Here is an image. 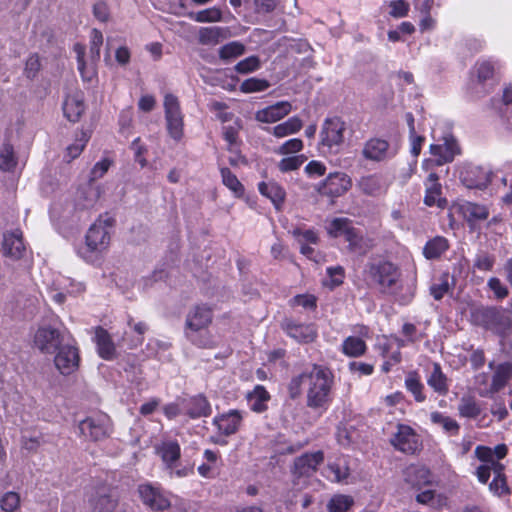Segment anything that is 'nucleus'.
Segmentation results:
<instances>
[{"label": "nucleus", "instance_id": "nucleus-1", "mask_svg": "<svg viewBox=\"0 0 512 512\" xmlns=\"http://www.w3.org/2000/svg\"><path fill=\"white\" fill-rule=\"evenodd\" d=\"M302 384H307L306 404L320 415L324 413L330 404V392L333 377L329 370L318 365H313L298 376L291 379L289 393L292 399L301 395Z\"/></svg>", "mask_w": 512, "mask_h": 512}, {"label": "nucleus", "instance_id": "nucleus-2", "mask_svg": "<svg viewBox=\"0 0 512 512\" xmlns=\"http://www.w3.org/2000/svg\"><path fill=\"white\" fill-rule=\"evenodd\" d=\"M213 319L212 310L206 305H196L190 309L185 320V335L201 348H213L216 343L207 331Z\"/></svg>", "mask_w": 512, "mask_h": 512}, {"label": "nucleus", "instance_id": "nucleus-3", "mask_svg": "<svg viewBox=\"0 0 512 512\" xmlns=\"http://www.w3.org/2000/svg\"><path fill=\"white\" fill-rule=\"evenodd\" d=\"M365 274L368 282L382 293L395 294L400 287L401 271L391 261L374 259L367 263Z\"/></svg>", "mask_w": 512, "mask_h": 512}, {"label": "nucleus", "instance_id": "nucleus-4", "mask_svg": "<svg viewBox=\"0 0 512 512\" xmlns=\"http://www.w3.org/2000/svg\"><path fill=\"white\" fill-rule=\"evenodd\" d=\"M103 44V35L98 29L91 31L88 59H86V48L80 43L73 46L76 54L78 71L84 82L91 83L97 77V63L100 59V50Z\"/></svg>", "mask_w": 512, "mask_h": 512}, {"label": "nucleus", "instance_id": "nucleus-5", "mask_svg": "<svg viewBox=\"0 0 512 512\" xmlns=\"http://www.w3.org/2000/svg\"><path fill=\"white\" fill-rule=\"evenodd\" d=\"M114 219L108 215L100 216L88 229L85 237V248L81 255L86 261H92L94 254L105 251L110 244L109 229L113 226Z\"/></svg>", "mask_w": 512, "mask_h": 512}, {"label": "nucleus", "instance_id": "nucleus-6", "mask_svg": "<svg viewBox=\"0 0 512 512\" xmlns=\"http://www.w3.org/2000/svg\"><path fill=\"white\" fill-rule=\"evenodd\" d=\"M345 131L346 123L341 118H326L319 133V146L329 153H338L345 140Z\"/></svg>", "mask_w": 512, "mask_h": 512}, {"label": "nucleus", "instance_id": "nucleus-7", "mask_svg": "<svg viewBox=\"0 0 512 512\" xmlns=\"http://www.w3.org/2000/svg\"><path fill=\"white\" fill-rule=\"evenodd\" d=\"M430 153L432 158L425 159L422 168L431 171L435 166H442L454 160L455 156L460 153L457 141L453 137H445L443 144L430 145Z\"/></svg>", "mask_w": 512, "mask_h": 512}, {"label": "nucleus", "instance_id": "nucleus-8", "mask_svg": "<svg viewBox=\"0 0 512 512\" xmlns=\"http://www.w3.org/2000/svg\"><path fill=\"white\" fill-rule=\"evenodd\" d=\"M155 452L161 458L165 468L170 471L171 475H176L181 478L188 474V469H178V462L181 457V448L177 440H162L155 446Z\"/></svg>", "mask_w": 512, "mask_h": 512}, {"label": "nucleus", "instance_id": "nucleus-9", "mask_svg": "<svg viewBox=\"0 0 512 512\" xmlns=\"http://www.w3.org/2000/svg\"><path fill=\"white\" fill-rule=\"evenodd\" d=\"M164 111L165 120L167 125V131L174 140H180L183 136V114L181 111L180 103L178 98L167 93L164 96Z\"/></svg>", "mask_w": 512, "mask_h": 512}, {"label": "nucleus", "instance_id": "nucleus-10", "mask_svg": "<svg viewBox=\"0 0 512 512\" xmlns=\"http://www.w3.org/2000/svg\"><path fill=\"white\" fill-rule=\"evenodd\" d=\"M79 430L86 438L93 441H99L110 435L112 425L108 415L99 414L81 421L79 424Z\"/></svg>", "mask_w": 512, "mask_h": 512}, {"label": "nucleus", "instance_id": "nucleus-11", "mask_svg": "<svg viewBox=\"0 0 512 512\" xmlns=\"http://www.w3.org/2000/svg\"><path fill=\"white\" fill-rule=\"evenodd\" d=\"M64 337L61 332L50 326L39 327L34 336L35 346L45 354H53L64 343Z\"/></svg>", "mask_w": 512, "mask_h": 512}, {"label": "nucleus", "instance_id": "nucleus-12", "mask_svg": "<svg viewBox=\"0 0 512 512\" xmlns=\"http://www.w3.org/2000/svg\"><path fill=\"white\" fill-rule=\"evenodd\" d=\"M489 368L494 370L492 382L489 387L479 388L481 397H492L495 393L502 390L512 379V363L503 362L494 367L493 362L489 363Z\"/></svg>", "mask_w": 512, "mask_h": 512}, {"label": "nucleus", "instance_id": "nucleus-13", "mask_svg": "<svg viewBox=\"0 0 512 512\" xmlns=\"http://www.w3.org/2000/svg\"><path fill=\"white\" fill-rule=\"evenodd\" d=\"M55 353L54 364L62 375H70L78 369L80 356L77 347L66 343Z\"/></svg>", "mask_w": 512, "mask_h": 512}, {"label": "nucleus", "instance_id": "nucleus-14", "mask_svg": "<svg viewBox=\"0 0 512 512\" xmlns=\"http://www.w3.org/2000/svg\"><path fill=\"white\" fill-rule=\"evenodd\" d=\"M352 178L343 172L330 173L322 182L319 192L330 197H340L352 187Z\"/></svg>", "mask_w": 512, "mask_h": 512}, {"label": "nucleus", "instance_id": "nucleus-15", "mask_svg": "<svg viewBox=\"0 0 512 512\" xmlns=\"http://www.w3.org/2000/svg\"><path fill=\"white\" fill-rule=\"evenodd\" d=\"M390 443L395 449L407 454L415 453L420 446L418 436L414 430L403 424L397 425V431L390 439Z\"/></svg>", "mask_w": 512, "mask_h": 512}, {"label": "nucleus", "instance_id": "nucleus-16", "mask_svg": "<svg viewBox=\"0 0 512 512\" xmlns=\"http://www.w3.org/2000/svg\"><path fill=\"white\" fill-rule=\"evenodd\" d=\"M324 461L322 451L305 453L294 460L292 474L296 478L309 477L313 475L317 467Z\"/></svg>", "mask_w": 512, "mask_h": 512}, {"label": "nucleus", "instance_id": "nucleus-17", "mask_svg": "<svg viewBox=\"0 0 512 512\" xmlns=\"http://www.w3.org/2000/svg\"><path fill=\"white\" fill-rule=\"evenodd\" d=\"M286 334L298 343H311L317 338V329L313 324L296 323L286 319L281 324Z\"/></svg>", "mask_w": 512, "mask_h": 512}, {"label": "nucleus", "instance_id": "nucleus-18", "mask_svg": "<svg viewBox=\"0 0 512 512\" xmlns=\"http://www.w3.org/2000/svg\"><path fill=\"white\" fill-rule=\"evenodd\" d=\"M390 144L382 138H370L362 146L361 156L371 162H382L389 158Z\"/></svg>", "mask_w": 512, "mask_h": 512}, {"label": "nucleus", "instance_id": "nucleus-19", "mask_svg": "<svg viewBox=\"0 0 512 512\" xmlns=\"http://www.w3.org/2000/svg\"><path fill=\"white\" fill-rule=\"evenodd\" d=\"M475 456L483 462L482 465L477 467L476 476L480 483H488L492 470L495 469L496 464H501L499 461L494 459V452L491 448L486 446H477L475 448Z\"/></svg>", "mask_w": 512, "mask_h": 512}, {"label": "nucleus", "instance_id": "nucleus-20", "mask_svg": "<svg viewBox=\"0 0 512 512\" xmlns=\"http://www.w3.org/2000/svg\"><path fill=\"white\" fill-rule=\"evenodd\" d=\"M25 250L20 229H14L3 234L2 253L4 256L19 260L24 256Z\"/></svg>", "mask_w": 512, "mask_h": 512}, {"label": "nucleus", "instance_id": "nucleus-21", "mask_svg": "<svg viewBox=\"0 0 512 512\" xmlns=\"http://www.w3.org/2000/svg\"><path fill=\"white\" fill-rule=\"evenodd\" d=\"M425 196L424 203L427 206H437L441 209L446 208L448 202L445 198L441 197L442 195V186L439 183V176L430 171L428 177L425 182Z\"/></svg>", "mask_w": 512, "mask_h": 512}, {"label": "nucleus", "instance_id": "nucleus-22", "mask_svg": "<svg viewBox=\"0 0 512 512\" xmlns=\"http://www.w3.org/2000/svg\"><path fill=\"white\" fill-rule=\"evenodd\" d=\"M138 492L143 504L153 511H163L170 507V501L151 485H140Z\"/></svg>", "mask_w": 512, "mask_h": 512}, {"label": "nucleus", "instance_id": "nucleus-23", "mask_svg": "<svg viewBox=\"0 0 512 512\" xmlns=\"http://www.w3.org/2000/svg\"><path fill=\"white\" fill-rule=\"evenodd\" d=\"M292 111V105L288 101H279L256 111L255 120L261 123H275L283 119Z\"/></svg>", "mask_w": 512, "mask_h": 512}, {"label": "nucleus", "instance_id": "nucleus-24", "mask_svg": "<svg viewBox=\"0 0 512 512\" xmlns=\"http://www.w3.org/2000/svg\"><path fill=\"white\" fill-rule=\"evenodd\" d=\"M62 109L64 116L70 122H78L85 111L84 93L80 90H76L68 94L64 100Z\"/></svg>", "mask_w": 512, "mask_h": 512}, {"label": "nucleus", "instance_id": "nucleus-25", "mask_svg": "<svg viewBox=\"0 0 512 512\" xmlns=\"http://www.w3.org/2000/svg\"><path fill=\"white\" fill-rule=\"evenodd\" d=\"M356 188L361 194L370 197H377L386 191L383 177L376 173L361 176L356 181Z\"/></svg>", "mask_w": 512, "mask_h": 512}, {"label": "nucleus", "instance_id": "nucleus-26", "mask_svg": "<svg viewBox=\"0 0 512 512\" xmlns=\"http://www.w3.org/2000/svg\"><path fill=\"white\" fill-rule=\"evenodd\" d=\"M242 414L238 410H230L227 413L216 416L213 424L217 426L218 431L229 436L236 433L242 422Z\"/></svg>", "mask_w": 512, "mask_h": 512}, {"label": "nucleus", "instance_id": "nucleus-27", "mask_svg": "<svg viewBox=\"0 0 512 512\" xmlns=\"http://www.w3.org/2000/svg\"><path fill=\"white\" fill-rule=\"evenodd\" d=\"M182 404L185 413L192 419L207 417L212 412L209 401L203 395L182 399Z\"/></svg>", "mask_w": 512, "mask_h": 512}, {"label": "nucleus", "instance_id": "nucleus-28", "mask_svg": "<svg viewBox=\"0 0 512 512\" xmlns=\"http://www.w3.org/2000/svg\"><path fill=\"white\" fill-rule=\"evenodd\" d=\"M458 211L472 226L477 221L486 220L489 216V210L485 205L470 201H463L458 204Z\"/></svg>", "mask_w": 512, "mask_h": 512}, {"label": "nucleus", "instance_id": "nucleus-29", "mask_svg": "<svg viewBox=\"0 0 512 512\" xmlns=\"http://www.w3.org/2000/svg\"><path fill=\"white\" fill-rule=\"evenodd\" d=\"M101 194L102 189L99 185L88 183L79 189L76 198V205L80 209L93 208L100 199Z\"/></svg>", "mask_w": 512, "mask_h": 512}, {"label": "nucleus", "instance_id": "nucleus-30", "mask_svg": "<svg viewBox=\"0 0 512 512\" xmlns=\"http://www.w3.org/2000/svg\"><path fill=\"white\" fill-rule=\"evenodd\" d=\"M95 341L97 344L98 354L105 360H112L116 356V348L109 333L97 327L95 330Z\"/></svg>", "mask_w": 512, "mask_h": 512}, {"label": "nucleus", "instance_id": "nucleus-31", "mask_svg": "<svg viewBox=\"0 0 512 512\" xmlns=\"http://www.w3.org/2000/svg\"><path fill=\"white\" fill-rule=\"evenodd\" d=\"M405 481L415 488H421L431 483V473L423 466L410 465L404 471Z\"/></svg>", "mask_w": 512, "mask_h": 512}, {"label": "nucleus", "instance_id": "nucleus-32", "mask_svg": "<svg viewBox=\"0 0 512 512\" xmlns=\"http://www.w3.org/2000/svg\"><path fill=\"white\" fill-rule=\"evenodd\" d=\"M504 465L496 464L494 470H492L491 474H493V480L489 483V491L497 496L504 497L509 496L511 494V490L507 484V478L504 474Z\"/></svg>", "mask_w": 512, "mask_h": 512}, {"label": "nucleus", "instance_id": "nucleus-33", "mask_svg": "<svg viewBox=\"0 0 512 512\" xmlns=\"http://www.w3.org/2000/svg\"><path fill=\"white\" fill-rule=\"evenodd\" d=\"M228 29L219 26L201 27L198 31V42L202 45H217L227 37Z\"/></svg>", "mask_w": 512, "mask_h": 512}, {"label": "nucleus", "instance_id": "nucleus-34", "mask_svg": "<svg viewBox=\"0 0 512 512\" xmlns=\"http://www.w3.org/2000/svg\"><path fill=\"white\" fill-rule=\"evenodd\" d=\"M302 127V120L297 116H293L287 121L282 122L274 127L265 128V131L277 138H284L286 136L298 133Z\"/></svg>", "mask_w": 512, "mask_h": 512}, {"label": "nucleus", "instance_id": "nucleus-35", "mask_svg": "<svg viewBox=\"0 0 512 512\" xmlns=\"http://www.w3.org/2000/svg\"><path fill=\"white\" fill-rule=\"evenodd\" d=\"M427 384L439 395H446L448 393V379L439 363H433L432 371L427 377Z\"/></svg>", "mask_w": 512, "mask_h": 512}, {"label": "nucleus", "instance_id": "nucleus-36", "mask_svg": "<svg viewBox=\"0 0 512 512\" xmlns=\"http://www.w3.org/2000/svg\"><path fill=\"white\" fill-rule=\"evenodd\" d=\"M483 316L487 322V326L497 333L510 328L509 318L495 308L484 310Z\"/></svg>", "mask_w": 512, "mask_h": 512}, {"label": "nucleus", "instance_id": "nucleus-37", "mask_svg": "<svg viewBox=\"0 0 512 512\" xmlns=\"http://www.w3.org/2000/svg\"><path fill=\"white\" fill-rule=\"evenodd\" d=\"M324 476L332 482H343L349 476V468L343 459L329 463L324 470Z\"/></svg>", "mask_w": 512, "mask_h": 512}, {"label": "nucleus", "instance_id": "nucleus-38", "mask_svg": "<svg viewBox=\"0 0 512 512\" xmlns=\"http://www.w3.org/2000/svg\"><path fill=\"white\" fill-rule=\"evenodd\" d=\"M188 17L197 23H216L223 20V12L219 7L212 6L197 12H190Z\"/></svg>", "mask_w": 512, "mask_h": 512}, {"label": "nucleus", "instance_id": "nucleus-39", "mask_svg": "<svg viewBox=\"0 0 512 512\" xmlns=\"http://www.w3.org/2000/svg\"><path fill=\"white\" fill-rule=\"evenodd\" d=\"M258 190L263 196L269 198L276 207L284 201L285 191L275 182H261L258 185Z\"/></svg>", "mask_w": 512, "mask_h": 512}, {"label": "nucleus", "instance_id": "nucleus-40", "mask_svg": "<svg viewBox=\"0 0 512 512\" xmlns=\"http://www.w3.org/2000/svg\"><path fill=\"white\" fill-rule=\"evenodd\" d=\"M366 350L365 341L355 336L345 338L341 345V351L348 357H360L365 354Z\"/></svg>", "mask_w": 512, "mask_h": 512}, {"label": "nucleus", "instance_id": "nucleus-41", "mask_svg": "<svg viewBox=\"0 0 512 512\" xmlns=\"http://www.w3.org/2000/svg\"><path fill=\"white\" fill-rule=\"evenodd\" d=\"M269 398V393L260 385L256 386L254 390L248 394L251 409L257 413H261L267 409V401Z\"/></svg>", "mask_w": 512, "mask_h": 512}, {"label": "nucleus", "instance_id": "nucleus-42", "mask_svg": "<svg viewBox=\"0 0 512 512\" xmlns=\"http://www.w3.org/2000/svg\"><path fill=\"white\" fill-rule=\"evenodd\" d=\"M448 249L446 238L437 236L428 241L423 249V254L427 259H435L441 256Z\"/></svg>", "mask_w": 512, "mask_h": 512}, {"label": "nucleus", "instance_id": "nucleus-43", "mask_svg": "<svg viewBox=\"0 0 512 512\" xmlns=\"http://www.w3.org/2000/svg\"><path fill=\"white\" fill-rule=\"evenodd\" d=\"M92 507L94 512H117L121 508L118 499L112 495H100L94 498Z\"/></svg>", "mask_w": 512, "mask_h": 512}, {"label": "nucleus", "instance_id": "nucleus-44", "mask_svg": "<svg viewBox=\"0 0 512 512\" xmlns=\"http://www.w3.org/2000/svg\"><path fill=\"white\" fill-rule=\"evenodd\" d=\"M222 183L235 195V197H242L244 194V186L238 180L235 174L229 168H222L220 170Z\"/></svg>", "mask_w": 512, "mask_h": 512}, {"label": "nucleus", "instance_id": "nucleus-45", "mask_svg": "<svg viewBox=\"0 0 512 512\" xmlns=\"http://www.w3.org/2000/svg\"><path fill=\"white\" fill-rule=\"evenodd\" d=\"M405 386L417 402L425 401L426 396L423 393L424 385L420 381L417 373L411 372L407 375L405 379Z\"/></svg>", "mask_w": 512, "mask_h": 512}, {"label": "nucleus", "instance_id": "nucleus-46", "mask_svg": "<svg viewBox=\"0 0 512 512\" xmlns=\"http://www.w3.org/2000/svg\"><path fill=\"white\" fill-rule=\"evenodd\" d=\"M458 411L459 414L465 418H476L481 413L479 405L471 396H464L461 398Z\"/></svg>", "mask_w": 512, "mask_h": 512}, {"label": "nucleus", "instance_id": "nucleus-47", "mask_svg": "<svg viewBox=\"0 0 512 512\" xmlns=\"http://www.w3.org/2000/svg\"><path fill=\"white\" fill-rule=\"evenodd\" d=\"M17 165L14 149L10 144H4L0 149V169L5 172L12 171Z\"/></svg>", "mask_w": 512, "mask_h": 512}, {"label": "nucleus", "instance_id": "nucleus-48", "mask_svg": "<svg viewBox=\"0 0 512 512\" xmlns=\"http://www.w3.org/2000/svg\"><path fill=\"white\" fill-rule=\"evenodd\" d=\"M90 139V134L85 131H81L79 136H77L76 141L69 145L66 149V158L67 161L70 162L73 159L77 158L82 151L84 150L86 144L88 143Z\"/></svg>", "mask_w": 512, "mask_h": 512}, {"label": "nucleus", "instance_id": "nucleus-49", "mask_svg": "<svg viewBox=\"0 0 512 512\" xmlns=\"http://www.w3.org/2000/svg\"><path fill=\"white\" fill-rule=\"evenodd\" d=\"M245 52V46L237 41H233L223 45L219 49V57L222 60H231L243 55Z\"/></svg>", "mask_w": 512, "mask_h": 512}, {"label": "nucleus", "instance_id": "nucleus-50", "mask_svg": "<svg viewBox=\"0 0 512 512\" xmlns=\"http://www.w3.org/2000/svg\"><path fill=\"white\" fill-rule=\"evenodd\" d=\"M44 443L41 433H31L27 430L23 431L21 436V446L28 452H36Z\"/></svg>", "mask_w": 512, "mask_h": 512}, {"label": "nucleus", "instance_id": "nucleus-51", "mask_svg": "<svg viewBox=\"0 0 512 512\" xmlns=\"http://www.w3.org/2000/svg\"><path fill=\"white\" fill-rule=\"evenodd\" d=\"M450 276L448 273L442 274L441 277L431 285L430 294L437 301L441 300L451 288L449 282Z\"/></svg>", "mask_w": 512, "mask_h": 512}, {"label": "nucleus", "instance_id": "nucleus-52", "mask_svg": "<svg viewBox=\"0 0 512 512\" xmlns=\"http://www.w3.org/2000/svg\"><path fill=\"white\" fill-rule=\"evenodd\" d=\"M430 417L434 424L441 425L445 431L452 434L458 433L459 424L454 419L445 416L440 412H432Z\"/></svg>", "mask_w": 512, "mask_h": 512}, {"label": "nucleus", "instance_id": "nucleus-53", "mask_svg": "<svg viewBox=\"0 0 512 512\" xmlns=\"http://www.w3.org/2000/svg\"><path fill=\"white\" fill-rule=\"evenodd\" d=\"M270 86L269 82L265 79L248 78L240 85V90L243 93H254L266 90Z\"/></svg>", "mask_w": 512, "mask_h": 512}, {"label": "nucleus", "instance_id": "nucleus-54", "mask_svg": "<svg viewBox=\"0 0 512 512\" xmlns=\"http://www.w3.org/2000/svg\"><path fill=\"white\" fill-rule=\"evenodd\" d=\"M353 504V499L345 495H336L329 501V512H347Z\"/></svg>", "mask_w": 512, "mask_h": 512}, {"label": "nucleus", "instance_id": "nucleus-55", "mask_svg": "<svg viewBox=\"0 0 512 512\" xmlns=\"http://www.w3.org/2000/svg\"><path fill=\"white\" fill-rule=\"evenodd\" d=\"M495 264V256L485 251H480L474 258V268L479 271H491Z\"/></svg>", "mask_w": 512, "mask_h": 512}, {"label": "nucleus", "instance_id": "nucleus-56", "mask_svg": "<svg viewBox=\"0 0 512 512\" xmlns=\"http://www.w3.org/2000/svg\"><path fill=\"white\" fill-rule=\"evenodd\" d=\"M306 157L304 155H293L282 158L278 163V169L283 172L295 171L304 163Z\"/></svg>", "mask_w": 512, "mask_h": 512}, {"label": "nucleus", "instance_id": "nucleus-57", "mask_svg": "<svg viewBox=\"0 0 512 512\" xmlns=\"http://www.w3.org/2000/svg\"><path fill=\"white\" fill-rule=\"evenodd\" d=\"M304 147L303 141L299 138H292L280 145L275 153L278 155H290L299 153Z\"/></svg>", "mask_w": 512, "mask_h": 512}, {"label": "nucleus", "instance_id": "nucleus-58", "mask_svg": "<svg viewBox=\"0 0 512 512\" xmlns=\"http://www.w3.org/2000/svg\"><path fill=\"white\" fill-rule=\"evenodd\" d=\"M128 326L132 328V330L137 334L129 343L131 348L137 347L143 343L144 334L148 330V325L145 322H133V319L130 317L128 319Z\"/></svg>", "mask_w": 512, "mask_h": 512}, {"label": "nucleus", "instance_id": "nucleus-59", "mask_svg": "<svg viewBox=\"0 0 512 512\" xmlns=\"http://www.w3.org/2000/svg\"><path fill=\"white\" fill-rule=\"evenodd\" d=\"M487 287L493 292L495 299L503 300L508 297L509 289L497 277H491L487 281Z\"/></svg>", "mask_w": 512, "mask_h": 512}, {"label": "nucleus", "instance_id": "nucleus-60", "mask_svg": "<svg viewBox=\"0 0 512 512\" xmlns=\"http://www.w3.org/2000/svg\"><path fill=\"white\" fill-rule=\"evenodd\" d=\"M0 506L5 512H14L20 506V496L13 491L7 492L0 499Z\"/></svg>", "mask_w": 512, "mask_h": 512}, {"label": "nucleus", "instance_id": "nucleus-61", "mask_svg": "<svg viewBox=\"0 0 512 512\" xmlns=\"http://www.w3.org/2000/svg\"><path fill=\"white\" fill-rule=\"evenodd\" d=\"M259 67V58L257 56H249L235 65V71L240 74H247L256 71Z\"/></svg>", "mask_w": 512, "mask_h": 512}, {"label": "nucleus", "instance_id": "nucleus-62", "mask_svg": "<svg viewBox=\"0 0 512 512\" xmlns=\"http://www.w3.org/2000/svg\"><path fill=\"white\" fill-rule=\"evenodd\" d=\"M351 221L347 218H335L333 219L327 230L328 233L333 237H342L344 231L349 227Z\"/></svg>", "mask_w": 512, "mask_h": 512}, {"label": "nucleus", "instance_id": "nucleus-63", "mask_svg": "<svg viewBox=\"0 0 512 512\" xmlns=\"http://www.w3.org/2000/svg\"><path fill=\"white\" fill-rule=\"evenodd\" d=\"M41 69L40 58L37 54L30 55L25 63L24 73L27 78L34 79Z\"/></svg>", "mask_w": 512, "mask_h": 512}, {"label": "nucleus", "instance_id": "nucleus-64", "mask_svg": "<svg viewBox=\"0 0 512 512\" xmlns=\"http://www.w3.org/2000/svg\"><path fill=\"white\" fill-rule=\"evenodd\" d=\"M389 7L391 8L389 14L394 18H402L407 16L409 12V3L405 0L390 1Z\"/></svg>", "mask_w": 512, "mask_h": 512}]
</instances>
